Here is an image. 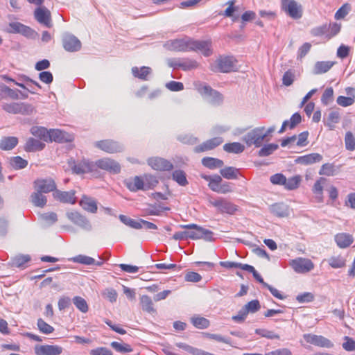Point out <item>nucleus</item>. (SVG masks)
<instances>
[{"instance_id": "nucleus-1", "label": "nucleus", "mask_w": 355, "mask_h": 355, "mask_svg": "<svg viewBox=\"0 0 355 355\" xmlns=\"http://www.w3.org/2000/svg\"><path fill=\"white\" fill-rule=\"evenodd\" d=\"M73 173L77 175L89 173L94 178H99L101 175V171L96 169L95 162L89 159H83L78 162L74 161L69 162Z\"/></svg>"}, {"instance_id": "nucleus-2", "label": "nucleus", "mask_w": 355, "mask_h": 355, "mask_svg": "<svg viewBox=\"0 0 355 355\" xmlns=\"http://www.w3.org/2000/svg\"><path fill=\"white\" fill-rule=\"evenodd\" d=\"M181 227L187 229V238L193 240L204 239L207 241L213 240V232L196 224L182 225Z\"/></svg>"}, {"instance_id": "nucleus-3", "label": "nucleus", "mask_w": 355, "mask_h": 355, "mask_svg": "<svg viewBox=\"0 0 355 355\" xmlns=\"http://www.w3.org/2000/svg\"><path fill=\"white\" fill-rule=\"evenodd\" d=\"M197 90L202 98L209 103L214 105H219L223 101V97L218 91L213 89L210 86L200 84Z\"/></svg>"}, {"instance_id": "nucleus-4", "label": "nucleus", "mask_w": 355, "mask_h": 355, "mask_svg": "<svg viewBox=\"0 0 355 355\" xmlns=\"http://www.w3.org/2000/svg\"><path fill=\"white\" fill-rule=\"evenodd\" d=\"M96 169L103 170L111 175L119 174L121 171V164L110 157H103L95 161Z\"/></svg>"}, {"instance_id": "nucleus-5", "label": "nucleus", "mask_w": 355, "mask_h": 355, "mask_svg": "<svg viewBox=\"0 0 355 355\" xmlns=\"http://www.w3.org/2000/svg\"><path fill=\"white\" fill-rule=\"evenodd\" d=\"M166 62L169 67L173 69H181L183 71L195 69L199 67V63L196 60L188 58H168Z\"/></svg>"}, {"instance_id": "nucleus-6", "label": "nucleus", "mask_w": 355, "mask_h": 355, "mask_svg": "<svg viewBox=\"0 0 355 355\" xmlns=\"http://www.w3.org/2000/svg\"><path fill=\"white\" fill-rule=\"evenodd\" d=\"M236 68V61L231 56L220 57L215 64L211 66V70L223 73L235 71Z\"/></svg>"}, {"instance_id": "nucleus-7", "label": "nucleus", "mask_w": 355, "mask_h": 355, "mask_svg": "<svg viewBox=\"0 0 355 355\" xmlns=\"http://www.w3.org/2000/svg\"><path fill=\"white\" fill-rule=\"evenodd\" d=\"M264 127L256 128L248 132L243 137V141L248 146L254 145L256 147H260L266 139V135H263Z\"/></svg>"}, {"instance_id": "nucleus-8", "label": "nucleus", "mask_w": 355, "mask_h": 355, "mask_svg": "<svg viewBox=\"0 0 355 355\" xmlns=\"http://www.w3.org/2000/svg\"><path fill=\"white\" fill-rule=\"evenodd\" d=\"M3 109L10 114H21L24 115L31 114L35 109L34 107L26 103H11L3 105Z\"/></svg>"}, {"instance_id": "nucleus-9", "label": "nucleus", "mask_w": 355, "mask_h": 355, "mask_svg": "<svg viewBox=\"0 0 355 355\" xmlns=\"http://www.w3.org/2000/svg\"><path fill=\"white\" fill-rule=\"evenodd\" d=\"M94 146L110 154L121 153L124 150L123 144L112 139L98 141L94 143Z\"/></svg>"}, {"instance_id": "nucleus-10", "label": "nucleus", "mask_w": 355, "mask_h": 355, "mask_svg": "<svg viewBox=\"0 0 355 355\" xmlns=\"http://www.w3.org/2000/svg\"><path fill=\"white\" fill-rule=\"evenodd\" d=\"M290 266L295 272L299 274L307 273L314 268V263L311 259L303 257L291 260Z\"/></svg>"}, {"instance_id": "nucleus-11", "label": "nucleus", "mask_w": 355, "mask_h": 355, "mask_svg": "<svg viewBox=\"0 0 355 355\" xmlns=\"http://www.w3.org/2000/svg\"><path fill=\"white\" fill-rule=\"evenodd\" d=\"M282 8L291 18L297 19L302 16V6L295 0H281Z\"/></svg>"}, {"instance_id": "nucleus-12", "label": "nucleus", "mask_w": 355, "mask_h": 355, "mask_svg": "<svg viewBox=\"0 0 355 355\" xmlns=\"http://www.w3.org/2000/svg\"><path fill=\"white\" fill-rule=\"evenodd\" d=\"M190 38L171 40L164 44V47L171 51H189Z\"/></svg>"}, {"instance_id": "nucleus-13", "label": "nucleus", "mask_w": 355, "mask_h": 355, "mask_svg": "<svg viewBox=\"0 0 355 355\" xmlns=\"http://www.w3.org/2000/svg\"><path fill=\"white\" fill-rule=\"evenodd\" d=\"M147 164L155 171H171L173 169V164L169 160L160 157L148 158Z\"/></svg>"}, {"instance_id": "nucleus-14", "label": "nucleus", "mask_w": 355, "mask_h": 355, "mask_svg": "<svg viewBox=\"0 0 355 355\" xmlns=\"http://www.w3.org/2000/svg\"><path fill=\"white\" fill-rule=\"evenodd\" d=\"M35 19L42 25L51 28L52 26V20L51 12L46 7L38 6L34 11Z\"/></svg>"}, {"instance_id": "nucleus-15", "label": "nucleus", "mask_w": 355, "mask_h": 355, "mask_svg": "<svg viewBox=\"0 0 355 355\" xmlns=\"http://www.w3.org/2000/svg\"><path fill=\"white\" fill-rule=\"evenodd\" d=\"M209 202L222 214H233L236 210V205L223 198L211 200Z\"/></svg>"}, {"instance_id": "nucleus-16", "label": "nucleus", "mask_w": 355, "mask_h": 355, "mask_svg": "<svg viewBox=\"0 0 355 355\" xmlns=\"http://www.w3.org/2000/svg\"><path fill=\"white\" fill-rule=\"evenodd\" d=\"M62 45L68 52H76L81 49V42L75 35L65 33L62 36Z\"/></svg>"}, {"instance_id": "nucleus-17", "label": "nucleus", "mask_w": 355, "mask_h": 355, "mask_svg": "<svg viewBox=\"0 0 355 355\" xmlns=\"http://www.w3.org/2000/svg\"><path fill=\"white\" fill-rule=\"evenodd\" d=\"M5 31L8 33H19L26 37L34 35V31L30 27L17 21L10 22Z\"/></svg>"}, {"instance_id": "nucleus-18", "label": "nucleus", "mask_w": 355, "mask_h": 355, "mask_svg": "<svg viewBox=\"0 0 355 355\" xmlns=\"http://www.w3.org/2000/svg\"><path fill=\"white\" fill-rule=\"evenodd\" d=\"M190 51H198L205 56H209L212 53L211 42L209 40L200 41L190 39Z\"/></svg>"}, {"instance_id": "nucleus-19", "label": "nucleus", "mask_w": 355, "mask_h": 355, "mask_svg": "<svg viewBox=\"0 0 355 355\" xmlns=\"http://www.w3.org/2000/svg\"><path fill=\"white\" fill-rule=\"evenodd\" d=\"M67 216L69 220L80 228L87 231L91 230L92 225L89 221L80 213L77 211H69L67 213Z\"/></svg>"}, {"instance_id": "nucleus-20", "label": "nucleus", "mask_w": 355, "mask_h": 355, "mask_svg": "<svg viewBox=\"0 0 355 355\" xmlns=\"http://www.w3.org/2000/svg\"><path fill=\"white\" fill-rule=\"evenodd\" d=\"M304 338L307 343L315 346L327 348L333 347V343L329 339L322 336L307 334L304 335Z\"/></svg>"}, {"instance_id": "nucleus-21", "label": "nucleus", "mask_w": 355, "mask_h": 355, "mask_svg": "<svg viewBox=\"0 0 355 355\" xmlns=\"http://www.w3.org/2000/svg\"><path fill=\"white\" fill-rule=\"evenodd\" d=\"M35 189L43 193L55 191L56 184L51 178L39 179L35 181Z\"/></svg>"}, {"instance_id": "nucleus-22", "label": "nucleus", "mask_w": 355, "mask_h": 355, "mask_svg": "<svg viewBox=\"0 0 355 355\" xmlns=\"http://www.w3.org/2000/svg\"><path fill=\"white\" fill-rule=\"evenodd\" d=\"M73 139V135L59 129L49 130V141L56 142H70Z\"/></svg>"}, {"instance_id": "nucleus-23", "label": "nucleus", "mask_w": 355, "mask_h": 355, "mask_svg": "<svg viewBox=\"0 0 355 355\" xmlns=\"http://www.w3.org/2000/svg\"><path fill=\"white\" fill-rule=\"evenodd\" d=\"M223 142V139L220 137H216L210 139H208L195 147L194 150L196 153H201L207 150H212L216 147L218 146Z\"/></svg>"}, {"instance_id": "nucleus-24", "label": "nucleus", "mask_w": 355, "mask_h": 355, "mask_svg": "<svg viewBox=\"0 0 355 355\" xmlns=\"http://www.w3.org/2000/svg\"><path fill=\"white\" fill-rule=\"evenodd\" d=\"M35 352L37 355H60L62 348L58 345H44L36 346Z\"/></svg>"}, {"instance_id": "nucleus-25", "label": "nucleus", "mask_w": 355, "mask_h": 355, "mask_svg": "<svg viewBox=\"0 0 355 355\" xmlns=\"http://www.w3.org/2000/svg\"><path fill=\"white\" fill-rule=\"evenodd\" d=\"M125 184L132 192H136L139 190H146L144 178L139 176H135L134 178L125 180Z\"/></svg>"}, {"instance_id": "nucleus-26", "label": "nucleus", "mask_w": 355, "mask_h": 355, "mask_svg": "<svg viewBox=\"0 0 355 355\" xmlns=\"http://www.w3.org/2000/svg\"><path fill=\"white\" fill-rule=\"evenodd\" d=\"M74 195L75 192L73 191H62L60 190H55L53 193L55 199L64 203L71 204H74L76 202V198Z\"/></svg>"}, {"instance_id": "nucleus-27", "label": "nucleus", "mask_w": 355, "mask_h": 355, "mask_svg": "<svg viewBox=\"0 0 355 355\" xmlns=\"http://www.w3.org/2000/svg\"><path fill=\"white\" fill-rule=\"evenodd\" d=\"M334 240L340 248H346L354 242L352 235L343 232L337 234L335 236Z\"/></svg>"}, {"instance_id": "nucleus-28", "label": "nucleus", "mask_w": 355, "mask_h": 355, "mask_svg": "<svg viewBox=\"0 0 355 355\" xmlns=\"http://www.w3.org/2000/svg\"><path fill=\"white\" fill-rule=\"evenodd\" d=\"M335 63L336 62L333 61L316 62L313 69V73L315 75L324 73L329 71Z\"/></svg>"}, {"instance_id": "nucleus-29", "label": "nucleus", "mask_w": 355, "mask_h": 355, "mask_svg": "<svg viewBox=\"0 0 355 355\" xmlns=\"http://www.w3.org/2000/svg\"><path fill=\"white\" fill-rule=\"evenodd\" d=\"M340 114L338 110H331L328 114L327 117L324 120V125L329 130H333L336 128V124L340 121Z\"/></svg>"}, {"instance_id": "nucleus-30", "label": "nucleus", "mask_w": 355, "mask_h": 355, "mask_svg": "<svg viewBox=\"0 0 355 355\" xmlns=\"http://www.w3.org/2000/svg\"><path fill=\"white\" fill-rule=\"evenodd\" d=\"M322 159V156L319 153H311L304 156L299 157L297 159V162L302 164H311L316 162H320Z\"/></svg>"}, {"instance_id": "nucleus-31", "label": "nucleus", "mask_w": 355, "mask_h": 355, "mask_svg": "<svg viewBox=\"0 0 355 355\" xmlns=\"http://www.w3.org/2000/svg\"><path fill=\"white\" fill-rule=\"evenodd\" d=\"M80 205L86 211L91 213H96L97 211V204L94 199L87 197L86 196H83L80 200Z\"/></svg>"}, {"instance_id": "nucleus-32", "label": "nucleus", "mask_w": 355, "mask_h": 355, "mask_svg": "<svg viewBox=\"0 0 355 355\" xmlns=\"http://www.w3.org/2000/svg\"><path fill=\"white\" fill-rule=\"evenodd\" d=\"M140 304L144 311L150 314H154L156 313V309L154 308L153 300L149 296L146 295L141 296Z\"/></svg>"}, {"instance_id": "nucleus-33", "label": "nucleus", "mask_w": 355, "mask_h": 355, "mask_svg": "<svg viewBox=\"0 0 355 355\" xmlns=\"http://www.w3.org/2000/svg\"><path fill=\"white\" fill-rule=\"evenodd\" d=\"M18 144L16 137H4L0 141V148L3 150H10Z\"/></svg>"}, {"instance_id": "nucleus-34", "label": "nucleus", "mask_w": 355, "mask_h": 355, "mask_svg": "<svg viewBox=\"0 0 355 355\" xmlns=\"http://www.w3.org/2000/svg\"><path fill=\"white\" fill-rule=\"evenodd\" d=\"M270 211L278 217H285L289 214L287 205L283 203H275L270 207Z\"/></svg>"}, {"instance_id": "nucleus-35", "label": "nucleus", "mask_w": 355, "mask_h": 355, "mask_svg": "<svg viewBox=\"0 0 355 355\" xmlns=\"http://www.w3.org/2000/svg\"><path fill=\"white\" fill-rule=\"evenodd\" d=\"M31 202L36 207H43L46 205L47 200L43 193L36 191L31 196Z\"/></svg>"}, {"instance_id": "nucleus-36", "label": "nucleus", "mask_w": 355, "mask_h": 355, "mask_svg": "<svg viewBox=\"0 0 355 355\" xmlns=\"http://www.w3.org/2000/svg\"><path fill=\"white\" fill-rule=\"evenodd\" d=\"M19 91L10 89L6 85H0V96L3 98H10L11 99H18L19 98Z\"/></svg>"}, {"instance_id": "nucleus-37", "label": "nucleus", "mask_w": 355, "mask_h": 355, "mask_svg": "<svg viewBox=\"0 0 355 355\" xmlns=\"http://www.w3.org/2000/svg\"><path fill=\"white\" fill-rule=\"evenodd\" d=\"M202 164L204 166L209 168V169H215L217 168H220L223 166L224 163L222 160L214 158V157H204L202 159Z\"/></svg>"}, {"instance_id": "nucleus-38", "label": "nucleus", "mask_w": 355, "mask_h": 355, "mask_svg": "<svg viewBox=\"0 0 355 355\" xmlns=\"http://www.w3.org/2000/svg\"><path fill=\"white\" fill-rule=\"evenodd\" d=\"M338 171L339 167L336 166L333 164L327 163L321 166L319 174L322 175L334 176L338 174Z\"/></svg>"}, {"instance_id": "nucleus-39", "label": "nucleus", "mask_w": 355, "mask_h": 355, "mask_svg": "<svg viewBox=\"0 0 355 355\" xmlns=\"http://www.w3.org/2000/svg\"><path fill=\"white\" fill-rule=\"evenodd\" d=\"M152 70L148 67H141V68H138L137 67H134L132 68V73L133 76L139 79L146 80H147V76L150 74Z\"/></svg>"}, {"instance_id": "nucleus-40", "label": "nucleus", "mask_w": 355, "mask_h": 355, "mask_svg": "<svg viewBox=\"0 0 355 355\" xmlns=\"http://www.w3.org/2000/svg\"><path fill=\"white\" fill-rule=\"evenodd\" d=\"M221 175L227 180H235L238 178L239 170L232 166H227L220 169Z\"/></svg>"}, {"instance_id": "nucleus-41", "label": "nucleus", "mask_w": 355, "mask_h": 355, "mask_svg": "<svg viewBox=\"0 0 355 355\" xmlns=\"http://www.w3.org/2000/svg\"><path fill=\"white\" fill-rule=\"evenodd\" d=\"M31 132L33 135L43 139L45 141H49V130L44 127L34 126L31 129Z\"/></svg>"}, {"instance_id": "nucleus-42", "label": "nucleus", "mask_w": 355, "mask_h": 355, "mask_svg": "<svg viewBox=\"0 0 355 355\" xmlns=\"http://www.w3.org/2000/svg\"><path fill=\"white\" fill-rule=\"evenodd\" d=\"M44 147V144L42 143L40 140L29 138L26 144L25 149L26 151H36L43 149Z\"/></svg>"}, {"instance_id": "nucleus-43", "label": "nucleus", "mask_w": 355, "mask_h": 355, "mask_svg": "<svg viewBox=\"0 0 355 355\" xmlns=\"http://www.w3.org/2000/svg\"><path fill=\"white\" fill-rule=\"evenodd\" d=\"M110 346L117 352L121 354L130 353L132 352V347L125 343L113 341L110 343Z\"/></svg>"}, {"instance_id": "nucleus-44", "label": "nucleus", "mask_w": 355, "mask_h": 355, "mask_svg": "<svg viewBox=\"0 0 355 355\" xmlns=\"http://www.w3.org/2000/svg\"><path fill=\"white\" fill-rule=\"evenodd\" d=\"M172 179L182 187L187 186L189 184L186 173L182 170L174 171L172 173Z\"/></svg>"}, {"instance_id": "nucleus-45", "label": "nucleus", "mask_w": 355, "mask_h": 355, "mask_svg": "<svg viewBox=\"0 0 355 355\" xmlns=\"http://www.w3.org/2000/svg\"><path fill=\"white\" fill-rule=\"evenodd\" d=\"M327 262L333 268H341L346 264L345 259L340 255L331 257L328 259Z\"/></svg>"}, {"instance_id": "nucleus-46", "label": "nucleus", "mask_w": 355, "mask_h": 355, "mask_svg": "<svg viewBox=\"0 0 355 355\" xmlns=\"http://www.w3.org/2000/svg\"><path fill=\"white\" fill-rule=\"evenodd\" d=\"M223 149L227 153H240L244 150L245 147L243 145L239 142H233L225 144L223 146Z\"/></svg>"}, {"instance_id": "nucleus-47", "label": "nucleus", "mask_w": 355, "mask_h": 355, "mask_svg": "<svg viewBox=\"0 0 355 355\" xmlns=\"http://www.w3.org/2000/svg\"><path fill=\"white\" fill-rule=\"evenodd\" d=\"M301 180L300 175H295L288 179L286 178L284 188L287 190H294L299 187Z\"/></svg>"}, {"instance_id": "nucleus-48", "label": "nucleus", "mask_w": 355, "mask_h": 355, "mask_svg": "<svg viewBox=\"0 0 355 355\" xmlns=\"http://www.w3.org/2000/svg\"><path fill=\"white\" fill-rule=\"evenodd\" d=\"M30 260H31V257L28 254L17 255L12 259L11 265H12V266L17 267V268H23L24 265L26 263L28 262Z\"/></svg>"}, {"instance_id": "nucleus-49", "label": "nucleus", "mask_w": 355, "mask_h": 355, "mask_svg": "<svg viewBox=\"0 0 355 355\" xmlns=\"http://www.w3.org/2000/svg\"><path fill=\"white\" fill-rule=\"evenodd\" d=\"M9 162L10 166L17 170L24 168L28 165V162L19 156L11 157Z\"/></svg>"}, {"instance_id": "nucleus-50", "label": "nucleus", "mask_w": 355, "mask_h": 355, "mask_svg": "<svg viewBox=\"0 0 355 355\" xmlns=\"http://www.w3.org/2000/svg\"><path fill=\"white\" fill-rule=\"evenodd\" d=\"M191 322L195 327L200 329H206L209 326V321L202 317H192Z\"/></svg>"}, {"instance_id": "nucleus-51", "label": "nucleus", "mask_w": 355, "mask_h": 355, "mask_svg": "<svg viewBox=\"0 0 355 355\" xmlns=\"http://www.w3.org/2000/svg\"><path fill=\"white\" fill-rule=\"evenodd\" d=\"M76 307L82 313H87L89 307L86 300L80 296H76L72 300Z\"/></svg>"}, {"instance_id": "nucleus-52", "label": "nucleus", "mask_w": 355, "mask_h": 355, "mask_svg": "<svg viewBox=\"0 0 355 355\" xmlns=\"http://www.w3.org/2000/svg\"><path fill=\"white\" fill-rule=\"evenodd\" d=\"M205 335L209 339H211V340H216L219 343H225L232 347L234 346L231 342L230 338L223 336L220 334H210V333H205Z\"/></svg>"}, {"instance_id": "nucleus-53", "label": "nucleus", "mask_w": 355, "mask_h": 355, "mask_svg": "<svg viewBox=\"0 0 355 355\" xmlns=\"http://www.w3.org/2000/svg\"><path fill=\"white\" fill-rule=\"evenodd\" d=\"M71 261L75 263H79L84 265H93L95 263V259L89 256L80 254L71 259Z\"/></svg>"}, {"instance_id": "nucleus-54", "label": "nucleus", "mask_w": 355, "mask_h": 355, "mask_svg": "<svg viewBox=\"0 0 355 355\" xmlns=\"http://www.w3.org/2000/svg\"><path fill=\"white\" fill-rule=\"evenodd\" d=\"M255 333L263 338L268 339H279V336L275 333L273 331H270L266 329H257Z\"/></svg>"}, {"instance_id": "nucleus-55", "label": "nucleus", "mask_w": 355, "mask_h": 355, "mask_svg": "<svg viewBox=\"0 0 355 355\" xmlns=\"http://www.w3.org/2000/svg\"><path fill=\"white\" fill-rule=\"evenodd\" d=\"M278 148V145L275 144H270L263 146L259 151L260 157H266L271 155L275 150Z\"/></svg>"}, {"instance_id": "nucleus-56", "label": "nucleus", "mask_w": 355, "mask_h": 355, "mask_svg": "<svg viewBox=\"0 0 355 355\" xmlns=\"http://www.w3.org/2000/svg\"><path fill=\"white\" fill-rule=\"evenodd\" d=\"M260 307L259 302L257 300H254L249 302L242 309L248 314L249 313H253L258 311Z\"/></svg>"}, {"instance_id": "nucleus-57", "label": "nucleus", "mask_w": 355, "mask_h": 355, "mask_svg": "<svg viewBox=\"0 0 355 355\" xmlns=\"http://www.w3.org/2000/svg\"><path fill=\"white\" fill-rule=\"evenodd\" d=\"M146 190L154 188L158 184L157 178L150 174L145 175L144 177Z\"/></svg>"}, {"instance_id": "nucleus-58", "label": "nucleus", "mask_w": 355, "mask_h": 355, "mask_svg": "<svg viewBox=\"0 0 355 355\" xmlns=\"http://www.w3.org/2000/svg\"><path fill=\"white\" fill-rule=\"evenodd\" d=\"M37 324L40 331L43 334H49L54 331V328L52 326L47 324L41 318L38 319Z\"/></svg>"}, {"instance_id": "nucleus-59", "label": "nucleus", "mask_w": 355, "mask_h": 355, "mask_svg": "<svg viewBox=\"0 0 355 355\" xmlns=\"http://www.w3.org/2000/svg\"><path fill=\"white\" fill-rule=\"evenodd\" d=\"M41 219L45 222L46 224L50 225L53 223H55L57 220V214L54 212H47L41 214L40 216Z\"/></svg>"}, {"instance_id": "nucleus-60", "label": "nucleus", "mask_w": 355, "mask_h": 355, "mask_svg": "<svg viewBox=\"0 0 355 355\" xmlns=\"http://www.w3.org/2000/svg\"><path fill=\"white\" fill-rule=\"evenodd\" d=\"M345 143L347 150L352 151L355 149V138L351 132L345 134Z\"/></svg>"}, {"instance_id": "nucleus-61", "label": "nucleus", "mask_w": 355, "mask_h": 355, "mask_svg": "<svg viewBox=\"0 0 355 355\" xmlns=\"http://www.w3.org/2000/svg\"><path fill=\"white\" fill-rule=\"evenodd\" d=\"M333 96H334V89L332 87H327L322 96V98H321V101L322 103L325 105H327L331 101H332V98H333Z\"/></svg>"}, {"instance_id": "nucleus-62", "label": "nucleus", "mask_w": 355, "mask_h": 355, "mask_svg": "<svg viewBox=\"0 0 355 355\" xmlns=\"http://www.w3.org/2000/svg\"><path fill=\"white\" fill-rule=\"evenodd\" d=\"M222 182V178L219 175H214L213 178L211 180V182H209V187L216 193H218V190L220 189V186Z\"/></svg>"}, {"instance_id": "nucleus-63", "label": "nucleus", "mask_w": 355, "mask_h": 355, "mask_svg": "<svg viewBox=\"0 0 355 355\" xmlns=\"http://www.w3.org/2000/svg\"><path fill=\"white\" fill-rule=\"evenodd\" d=\"M355 102L354 98L339 96L336 99V103L342 107H348L353 105Z\"/></svg>"}, {"instance_id": "nucleus-64", "label": "nucleus", "mask_w": 355, "mask_h": 355, "mask_svg": "<svg viewBox=\"0 0 355 355\" xmlns=\"http://www.w3.org/2000/svg\"><path fill=\"white\" fill-rule=\"evenodd\" d=\"M89 354L90 355H112L111 350L103 347L92 349Z\"/></svg>"}]
</instances>
